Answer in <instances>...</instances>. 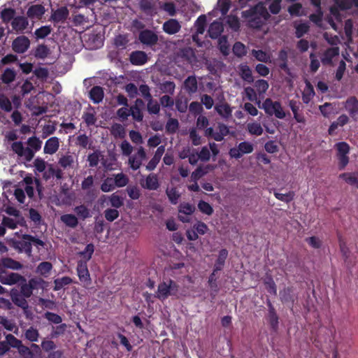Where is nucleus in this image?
<instances>
[{"label":"nucleus","mask_w":358,"mask_h":358,"mask_svg":"<svg viewBox=\"0 0 358 358\" xmlns=\"http://www.w3.org/2000/svg\"><path fill=\"white\" fill-rule=\"evenodd\" d=\"M241 16L247 20L250 27L253 29H260L264 22L270 17L266 8L262 2H259L255 6L250 8L248 10L241 13Z\"/></svg>","instance_id":"f257e3e1"},{"label":"nucleus","mask_w":358,"mask_h":358,"mask_svg":"<svg viewBox=\"0 0 358 358\" xmlns=\"http://www.w3.org/2000/svg\"><path fill=\"white\" fill-rule=\"evenodd\" d=\"M32 245L44 247L45 243L29 234H24L20 240L15 241L13 243V248L18 252H24L28 257L32 255Z\"/></svg>","instance_id":"f03ea898"},{"label":"nucleus","mask_w":358,"mask_h":358,"mask_svg":"<svg viewBox=\"0 0 358 358\" xmlns=\"http://www.w3.org/2000/svg\"><path fill=\"white\" fill-rule=\"evenodd\" d=\"M179 285L171 279H168L160 282L157 287L156 297L161 301H164L169 296L178 297Z\"/></svg>","instance_id":"7ed1b4c3"},{"label":"nucleus","mask_w":358,"mask_h":358,"mask_svg":"<svg viewBox=\"0 0 358 358\" xmlns=\"http://www.w3.org/2000/svg\"><path fill=\"white\" fill-rule=\"evenodd\" d=\"M268 115L275 116L278 119H283L285 117V113L284 112L281 103L279 101H273L271 99L267 98L264 100L262 107Z\"/></svg>","instance_id":"20e7f679"},{"label":"nucleus","mask_w":358,"mask_h":358,"mask_svg":"<svg viewBox=\"0 0 358 358\" xmlns=\"http://www.w3.org/2000/svg\"><path fill=\"white\" fill-rule=\"evenodd\" d=\"M279 295L281 302L293 310L294 305L298 300V294L294 293V288L292 286L285 287L280 291Z\"/></svg>","instance_id":"39448f33"},{"label":"nucleus","mask_w":358,"mask_h":358,"mask_svg":"<svg viewBox=\"0 0 358 358\" xmlns=\"http://www.w3.org/2000/svg\"><path fill=\"white\" fill-rule=\"evenodd\" d=\"M12 150L20 157H24L27 162H30L34 157V151L29 148H24L21 141L13 142Z\"/></svg>","instance_id":"423d86ee"},{"label":"nucleus","mask_w":358,"mask_h":358,"mask_svg":"<svg viewBox=\"0 0 358 358\" xmlns=\"http://www.w3.org/2000/svg\"><path fill=\"white\" fill-rule=\"evenodd\" d=\"M76 270L80 282H83L85 286L91 285L92 280L90 278L86 261H78Z\"/></svg>","instance_id":"0eeeda50"},{"label":"nucleus","mask_w":358,"mask_h":358,"mask_svg":"<svg viewBox=\"0 0 358 358\" xmlns=\"http://www.w3.org/2000/svg\"><path fill=\"white\" fill-rule=\"evenodd\" d=\"M138 40L142 44L152 47L157 43L159 38L157 34L153 31L144 29L140 31Z\"/></svg>","instance_id":"6e6552de"},{"label":"nucleus","mask_w":358,"mask_h":358,"mask_svg":"<svg viewBox=\"0 0 358 358\" xmlns=\"http://www.w3.org/2000/svg\"><path fill=\"white\" fill-rule=\"evenodd\" d=\"M146 159V153L143 147H140L138 152L131 156L129 159V164L131 169L134 171L138 170L142 165L143 160Z\"/></svg>","instance_id":"1a4fd4ad"},{"label":"nucleus","mask_w":358,"mask_h":358,"mask_svg":"<svg viewBox=\"0 0 358 358\" xmlns=\"http://www.w3.org/2000/svg\"><path fill=\"white\" fill-rule=\"evenodd\" d=\"M30 45L29 39L25 36H17L13 40L12 48L14 52L22 54L25 52Z\"/></svg>","instance_id":"9d476101"},{"label":"nucleus","mask_w":358,"mask_h":358,"mask_svg":"<svg viewBox=\"0 0 358 358\" xmlns=\"http://www.w3.org/2000/svg\"><path fill=\"white\" fill-rule=\"evenodd\" d=\"M194 210L195 207L194 205L186 202L181 203L178 209L179 220L183 223L189 222L190 220L188 217V215H191L194 212Z\"/></svg>","instance_id":"9b49d317"},{"label":"nucleus","mask_w":358,"mask_h":358,"mask_svg":"<svg viewBox=\"0 0 358 358\" xmlns=\"http://www.w3.org/2000/svg\"><path fill=\"white\" fill-rule=\"evenodd\" d=\"M10 299L15 306L21 308L24 310V313L27 312V310L29 308V304L26 299L27 298L20 294L18 290H11Z\"/></svg>","instance_id":"f8f14e48"},{"label":"nucleus","mask_w":358,"mask_h":358,"mask_svg":"<svg viewBox=\"0 0 358 358\" xmlns=\"http://www.w3.org/2000/svg\"><path fill=\"white\" fill-rule=\"evenodd\" d=\"M215 110L224 120H229L232 115V108L226 101L216 103Z\"/></svg>","instance_id":"ddd939ff"},{"label":"nucleus","mask_w":358,"mask_h":358,"mask_svg":"<svg viewBox=\"0 0 358 358\" xmlns=\"http://www.w3.org/2000/svg\"><path fill=\"white\" fill-rule=\"evenodd\" d=\"M181 29V25L176 19H169L164 22L162 25L163 31L169 34L173 35L178 33Z\"/></svg>","instance_id":"4468645a"},{"label":"nucleus","mask_w":358,"mask_h":358,"mask_svg":"<svg viewBox=\"0 0 358 358\" xmlns=\"http://www.w3.org/2000/svg\"><path fill=\"white\" fill-rule=\"evenodd\" d=\"M339 55L338 47H331L327 48L321 57V62L323 65H331L332 59Z\"/></svg>","instance_id":"2eb2a0df"},{"label":"nucleus","mask_w":358,"mask_h":358,"mask_svg":"<svg viewBox=\"0 0 358 358\" xmlns=\"http://www.w3.org/2000/svg\"><path fill=\"white\" fill-rule=\"evenodd\" d=\"M129 60L133 65L141 66L147 62L148 56L143 51L136 50L131 53Z\"/></svg>","instance_id":"dca6fc26"},{"label":"nucleus","mask_w":358,"mask_h":358,"mask_svg":"<svg viewBox=\"0 0 358 358\" xmlns=\"http://www.w3.org/2000/svg\"><path fill=\"white\" fill-rule=\"evenodd\" d=\"M59 147V139L56 136L51 137L46 141L43 148V152L45 154L53 155L58 150Z\"/></svg>","instance_id":"f3484780"},{"label":"nucleus","mask_w":358,"mask_h":358,"mask_svg":"<svg viewBox=\"0 0 358 358\" xmlns=\"http://www.w3.org/2000/svg\"><path fill=\"white\" fill-rule=\"evenodd\" d=\"M139 6L141 10L148 15L153 16L157 13L155 2L152 0H141Z\"/></svg>","instance_id":"a211bd4d"},{"label":"nucleus","mask_w":358,"mask_h":358,"mask_svg":"<svg viewBox=\"0 0 358 358\" xmlns=\"http://www.w3.org/2000/svg\"><path fill=\"white\" fill-rule=\"evenodd\" d=\"M141 186L149 190H157L159 187L157 176L154 173L149 174L145 182H141Z\"/></svg>","instance_id":"6ab92c4d"},{"label":"nucleus","mask_w":358,"mask_h":358,"mask_svg":"<svg viewBox=\"0 0 358 358\" xmlns=\"http://www.w3.org/2000/svg\"><path fill=\"white\" fill-rule=\"evenodd\" d=\"M345 108L349 115L355 118L358 115V100L355 96L348 98L345 103Z\"/></svg>","instance_id":"aec40b11"},{"label":"nucleus","mask_w":358,"mask_h":358,"mask_svg":"<svg viewBox=\"0 0 358 358\" xmlns=\"http://www.w3.org/2000/svg\"><path fill=\"white\" fill-rule=\"evenodd\" d=\"M165 151V148L164 145H160L157 148L153 157L150 160L148 164L146 166V169L148 171H153L162 158L164 152Z\"/></svg>","instance_id":"412c9836"},{"label":"nucleus","mask_w":358,"mask_h":358,"mask_svg":"<svg viewBox=\"0 0 358 358\" xmlns=\"http://www.w3.org/2000/svg\"><path fill=\"white\" fill-rule=\"evenodd\" d=\"M289 106L290 107L293 115L294 118L295 120L299 123H304L305 122V117L303 115L299 114V111L300 110V108L301 106V102L291 99L289 101Z\"/></svg>","instance_id":"4be33fe9"},{"label":"nucleus","mask_w":358,"mask_h":358,"mask_svg":"<svg viewBox=\"0 0 358 358\" xmlns=\"http://www.w3.org/2000/svg\"><path fill=\"white\" fill-rule=\"evenodd\" d=\"M45 8L41 4H36L31 6L27 12V15L31 19H41L45 13Z\"/></svg>","instance_id":"5701e85b"},{"label":"nucleus","mask_w":358,"mask_h":358,"mask_svg":"<svg viewBox=\"0 0 358 358\" xmlns=\"http://www.w3.org/2000/svg\"><path fill=\"white\" fill-rule=\"evenodd\" d=\"M185 90L189 94H194L198 90V83L195 76H188L183 83Z\"/></svg>","instance_id":"b1692460"},{"label":"nucleus","mask_w":358,"mask_h":358,"mask_svg":"<svg viewBox=\"0 0 358 358\" xmlns=\"http://www.w3.org/2000/svg\"><path fill=\"white\" fill-rule=\"evenodd\" d=\"M69 12L66 7L62 6L57 9L51 15V19L56 23L64 22L69 16Z\"/></svg>","instance_id":"393cba45"},{"label":"nucleus","mask_w":358,"mask_h":358,"mask_svg":"<svg viewBox=\"0 0 358 358\" xmlns=\"http://www.w3.org/2000/svg\"><path fill=\"white\" fill-rule=\"evenodd\" d=\"M339 178L345 180L348 185L358 189V169L354 172L341 173Z\"/></svg>","instance_id":"a878e982"},{"label":"nucleus","mask_w":358,"mask_h":358,"mask_svg":"<svg viewBox=\"0 0 358 358\" xmlns=\"http://www.w3.org/2000/svg\"><path fill=\"white\" fill-rule=\"evenodd\" d=\"M104 92L100 86H94L89 92V97L94 103H99L103 101Z\"/></svg>","instance_id":"bb28decb"},{"label":"nucleus","mask_w":358,"mask_h":358,"mask_svg":"<svg viewBox=\"0 0 358 358\" xmlns=\"http://www.w3.org/2000/svg\"><path fill=\"white\" fill-rule=\"evenodd\" d=\"M28 20L24 16H17L11 21L13 29L17 31H23L28 26Z\"/></svg>","instance_id":"cd10ccee"},{"label":"nucleus","mask_w":358,"mask_h":358,"mask_svg":"<svg viewBox=\"0 0 358 358\" xmlns=\"http://www.w3.org/2000/svg\"><path fill=\"white\" fill-rule=\"evenodd\" d=\"M277 61L279 69L284 71L285 73H289V69L287 64L288 55L285 50L282 49L279 51Z\"/></svg>","instance_id":"c85d7f7f"},{"label":"nucleus","mask_w":358,"mask_h":358,"mask_svg":"<svg viewBox=\"0 0 358 358\" xmlns=\"http://www.w3.org/2000/svg\"><path fill=\"white\" fill-rule=\"evenodd\" d=\"M223 30L224 28L221 22L215 21L210 25L208 33L212 39H216L220 37Z\"/></svg>","instance_id":"c756f323"},{"label":"nucleus","mask_w":358,"mask_h":358,"mask_svg":"<svg viewBox=\"0 0 358 358\" xmlns=\"http://www.w3.org/2000/svg\"><path fill=\"white\" fill-rule=\"evenodd\" d=\"M227 257L228 251L227 249H221L219 251L217 259H216L213 267L214 273H217L223 268Z\"/></svg>","instance_id":"7c9ffc66"},{"label":"nucleus","mask_w":358,"mask_h":358,"mask_svg":"<svg viewBox=\"0 0 358 358\" xmlns=\"http://www.w3.org/2000/svg\"><path fill=\"white\" fill-rule=\"evenodd\" d=\"M238 70L239 75L243 80L249 83H252L254 82L252 70L249 66H248L247 64H241L238 66Z\"/></svg>","instance_id":"2f4dec72"},{"label":"nucleus","mask_w":358,"mask_h":358,"mask_svg":"<svg viewBox=\"0 0 358 358\" xmlns=\"http://www.w3.org/2000/svg\"><path fill=\"white\" fill-rule=\"evenodd\" d=\"M52 269V263L50 262H42L37 266L36 268V273L40 274L44 278H47L48 277Z\"/></svg>","instance_id":"473e14b6"},{"label":"nucleus","mask_w":358,"mask_h":358,"mask_svg":"<svg viewBox=\"0 0 358 358\" xmlns=\"http://www.w3.org/2000/svg\"><path fill=\"white\" fill-rule=\"evenodd\" d=\"M61 221L70 228L74 229L78 225V220L75 215L64 214L60 217Z\"/></svg>","instance_id":"72a5a7b5"},{"label":"nucleus","mask_w":358,"mask_h":358,"mask_svg":"<svg viewBox=\"0 0 358 358\" xmlns=\"http://www.w3.org/2000/svg\"><path fill=\"white\" fill-rule=\"evenodd\" d=\"M314 96L315 91L313 86L309 81H306V87L302 93V100L303 103L308 104Z\"/></svg>","instance_id":"f704fd0d"},{"label":"nucleus","mask_w":358,"mask_h":358,"mask_svg":"<svg viewBox=\"0 0 358 358\" xmlns=\"http://www.w3.org/2000/svg\"><path fill=\"white\" fill-rule=\"evenodd\" d=\"M180 57L188 64H192L196 60L194 51L191 48H184L180 52Z\"/></svg>","instance_id":"c9c22d12"},{"label":"nucleus","mask_w":358,"mask_h":358,"mask_svg":"<svg viewBox=\"0 0 358 358\" xmlns=\"http://www.w3.org/2000/svg\"><path fill=\"white\" fill-rule=\"evenodd\" d=\"M24 336L25 339L31 343H34L38 341L40 334L36 328L30 327L29 329L25 330Z\"/></svg>","instance_id":"e433bc0d"},{"label":"nucleus","mask_w":358,"mask_h":358,"mask_svg":"<svg viewBox=\"0 0 358 358\" xmlns=\"http://www.w3.org/2000/svg\"><path fill=\"white\" fill-rule=\"evenodd\" d=\"M247 131L250 134L258 136L263 134L264 129L259 122H253L247 124Z\"/></svg>","instance_id":"4c0bfd02"},{"label":"nucleus","mask_w":358,"mask_h":358,"mask_svg":"<svg viewBox=\"0 0 358 358\" xmlns=\"http://www.w3.org/2000/svg\"><path fill=\"white\" fill-rule=\"evenodd\" d=\"M216 273L213 271L212 273L209 275L208 283L211 289L210 295L214 299L219 291V287L217 283Z\"/></svg>","instance_id":"58836bf2"},{"label":"nucleus","mask_w":358,"mask_h":358,"mask_svg":"<svg viewBox=\"0 0 358 358\" xmlns=\"http://www.w3.org/2000/svg\"><path fill=\"white\" fill-rule=\"evenodd\" d=\"M73 210L76 215L83 220L91 217L90 209L84 204L76 206Z\"/></svg>","instance_id":"ea45409f"},{"label":"nucleus","mask_w":358,"mask_h":358,"mask_svg":"<svg viewBox=\"0 0 358 358\" xmlns=\"http://www.w3.org/2000/svg\"><path fill=\"white\" fill-rule=\"evenodd\" d=\"M252 55L259 62L268 63L271 62V56L266 52L262 50H252Z\"/></svg>","instance_id":"a19ab883"},{"label":"nucleus","mask_w":358,"mask_h":358,"mask_svg":"<svg viewBox=\"0 0 358 358\" xmlns=\"http://www.w3.org/2000/svg\"><path fill=\"white\" fill-rule=\"evenodd\" d=\"M16 73L13 69L6 68L1 76V80L5 84H10L15 80Z\"/></svg>","instance_id":"79ce46f5"},{"label":"nucleus","mask_w":358,"mask_h":358,"mask_svg":"<svg viewBox=\"0 0 358 358\" xmlns=\"http://www.w3.org/2000/svg\"><path fill=\"white\" fill-rule=\"evenodd\" d=\"M108 199L110 206L115 208H120L124 205V198L120 196L117 192L112 194Z\"/></svg>","instance_id":"37998d69"},{"label":"nucleus","mask_w":358,"mask_h":358,"mask_svg":"<svg viewBox=\"0 0 358 358\" xmlns=\"http://www.w3.org/2000/svg\"><path fill=\"white\" fill-rule=\"evenodd\" d=\"M72 282V279L69 276H64L62 278H57L54 280L55 286L53 289L55 291H59L64 286L70 285Z\"/></svg>","instance_id":"c03bdc74"},{"label":"nucleus","mask_w":358,"mask_h":358,"mask_svg":"<svg viewBox=\"0 0 358 358\" xmlns=\"http://www.w3.org/2000/svg\"><path fill=\"white\" fill-rule=\"evenodd\" d=\"M15 9L12 8H4L1 12V19L3 22L8 23L15 17Z\"/></svg>","instance_id":"a18cd8bd"},{"label":"nucleus","mask_w":358,"mask_h":358,"mask_svg":"<svg viewBox=\"0 0 358 358\" xmlns=\"http://www.w3.org/2000/svg\"><path fill=\"white\" fill-rule=\"evenodd\" d=\"M166 194L171 204L176 205L178 203L180 197V194L176 187L167 188L166 190Z\"/></svg>","instance_id":"49530a36"},{"label":"nucleus","mask_w":358,"mask_h":358,"mask_svg":"<svg viewBox=\"0 0 358 358\" xmlns=\"http://www.w3.org/2000/svg\"><path fill=\"white\" fill-rule=\"evenodd\" d=\"M74 159L71 155H62L58 161L59 165L64 169L72 167Z\"/></svg>","instance_id":"de8ad7c7"},{"label":"nucleus","mask_w":358,"mask_h":358,"mask_svg":"<svg viewBox=\"0 0 358 358\" xmlns=\"http://www.w3.org/2000/svg\"><path fill=\"white\" fill-rule=\"evenodd\" d=\"M42 143H43V142H42V141H41L39 139V138L34 136L29 137L28 138V140H27L28 147L27 148H31L35 153L36 152L41 150Z\"/></svg>","instance_id":"09e8293b"},{"label":"nucleus","mask_w":358,"mask_h":358,"mask_svg":"<svg viewBox=\"0 0 358 358\" xmlns=\"http://www.w3.org/2000/svg\"><path fill=\"white\" fill-rule=\"evenodd\" d=\"M267 320L270 324L271 329L276 331L279 326V317L276 311L273 313H268Z\"/></svg>","instance_id":"8fccbe9b"},{"label":"nucleus","mask_w":358,"mask_h":358,"mask_svg":"<svg viewBox=\"0 0 358 358\" xmlns=\"http://www.w3.org/2000/svg\"><path fill=\"white\" fill-rule=\"evenodd\" d=\"M179 128L178 120L176 118H169L166 124V132L169 134L176 133Z\"/></svg>","instance_id":"3c124183"},{"label":"nucleus","mask_w":358,"mask_h":358,"mask_svg":"<svg viewBox=\"0 0 358 358\" xmlns=\"http://www.w3.org/2000/svg\"><path fill=\"white\" fill-rule=\"evenodd\" d=\"M6 342L8 343L9 348L11 347L17 349V350L23 345L21 340L17 339L10 334L6 336Z\"/></svg>","instance_id":"603ef678"},{"label":"nucleus","mask_w":358,"mask_h":358,"mask_svg":"<svg viewBox=\"0 0 358 358\" xmlns=\"http://www.w3.org/2000/svg\"><path fill=\"white\" fill-rule=\"evenodd\" d=\"M2 264L5 268L19 270L22 268V264L11 258H4L2 259Z\"/></svg>","instance_id":"864d4df0"},{"label":"nucleus","mask_w":358,"mask_h":358,"mask_svg":"<svg viewBox=\"0 0 358 358\" xmlns=\"http://www.w3.org/2000/svg\"><path fill=\"white\" fill-rule=\"evenodd\" d=\"M50 54V49L44 44L38 45L35 50L34 56L38 59H45Z\"/></svg>","instance_id":"5fc2aeb1"},{"label":"nucleus","mask_w":358,"mask_h":358,"mask_svg":"<svg viewBox=\"0 0 358 358\" xmlns=\"http://www.w3.org/2000/svg\"><path fill=\"white\" fill-rule=\"evenodd\" d=\"M113 180L115 186L117 187H123L126 186L129 182L128 177L122 173L114 175Z\"/></svg>","instance_id":"6e6d98bb"},{"label":"nucleus","mask_w":358,"mask_h":358,"mask_svg":"<svg viewBox=\"0 0 358 358\" xmlns=\"http://www.w3.org/2000/svg\"><path fill=\"white\" fill-rule=\"evenodd\" d=\"M116 187L113 178H106L101 185V189L103 192H109Z\"/></svg>","instance_id":"4d7b16f0"},{"label":"nucleus","mask_w":358,"mask_h":358,"mask_svg":"<svg viewBox=\"0 0 358 358\" xmlns=\"http://www.w3.org/2000/svg\"><path fill=\"white\" fill-rule=\"evenodd\" d=\"M66 324L64 323L59 324L56 327H52V330L50 334V338H57L59 336L63 335L66 329Z\"/></svg>","instance_id":"13d9d810"},{"label":"nucleus","mask_w":358,"mask_h":358,"mask_svg":"<svg viewBox=\"0 0 358 358\" xmlns=\"http://www.w3.org/2000/svg\"><path fill=\"white\" fill-rule=\"evenodd\" d=\"M147 101H148L147 108H148V113L150 114L157 115L160 111L159 103L156 100H153L152 98H151L150 99H148Z\"/></svg>","instance_id":"bf43d9fd"},{"label":"nucleus","mask_w":358,"mask_h":358,"mask_svg":"<svg viewBox=\"0 0 358 358\" xmlns=\"http://www.w3.org/2000/svg\"><path fill=\"white\" fill-rule=\"evenodd\" d=\"M29 286L31 288L32 291L34 289H38L39 288H43V285L46 283V282L40 277H34L29 279L28 281Z\"/></svg>","instance_id":"052dcab7"},{"label":"nucleus","mask_w":358,"mask_h":358,"mask_svg":"<svg viewBox=\"0 0 358 358\" xmlns=\"http://www.w3.org/2000/svg\"><path fill=\"white\" fill-rule=\"evenodd\" d=\"M94 252V245L92 243H89L86 245L85 250L79 252L80 256L83 257L86 262L91 259L92 255Z\"/></svg>","instance_id":"680f3d73"},{"label":"nucleus","mask_w":358,"mask_h":358,"mask_svg":"<svg viewBox=\"0 0 358 358\" xmlns=\"http://www.w3.org/2000/svg\"><path fill=\"white\" fill-rule=\"evenodd\" d=\"M264 283L268 292L275 296L277 294V287L271 276L267 277Z\"/></svg>","instance_id":"e2e57ef3"},{"label":"nucleus","mask_w":358,"mask_h":358,"mask_svg":"<svg viewBox=\"0 0 358 358\" xmlns=\"http://www.w3.org/2000/svg\"><path fill=\"white\" fill-rule=\"evenodd\" d=\"M0 108L6 112H10L13 108L10 101L3 94H0Z\"/></svg>","instance_id":"0e129e2a"},{"label":"nucleus","mask_w":358,"mask_h":358,"mask_svg":"<svg viewBox=\"0 0 358 358\" xmlns=\"http://www.w3.org/2000/svg\"><path fill=\"white\" fill-rule=\"evenodd\" d=\"M255 87L259 94H264L268 89V81L263 79L257 80L255 83Z\"/></svg>","instance_id":"69168bd1"},{"label":"nucleus","mask_w":358,"mask_h":358,"mask_svg":"<svg viewBox=\"0 0 358 358\" xmlns=\"http://www.w3.org/2000/svg\"><path fill=\"white\" fill-rule=\"evenodd\" d=\"M198 208L201 213L207 215H211L213 213V207L208 202L203 200L199 201Z\"/></svg>","instance_id":"338daca9"},{"label":"nucleus","mask_w":358,"mask_h":358,"mask_svg":"<svg viewBox=\"0 0 358 358\" xmlns=\"http://www.w3.org/2000/svg\"><path fill=\"white\" fill-rule=\"evenodd\" d=\"M22 358H35L34 352L27 346L23 345L18 350Z\"/></svg>","instance_id":"774afa93"}]
</instances>
